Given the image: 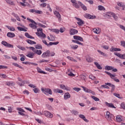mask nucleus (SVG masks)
I'll use <instances>...</instances> for the list:
<instances>
[{
	"instance_id": "6",
	"label": "nucleus",
	"mask_w": 125,
	"mask_h": 125,
	"mask_svg": "<svg viewBox=\"0 0 125 125\" xmlns=\"http://www.w3.org/2000/svg\"><path fill=\"white\" fill-rule=\"evenodd\" d=\"M43 115H44L47 118H53V115L49 111H45L43 112Z\"/></svg>"
},
{
	"instance_id": "41",
	"label": "nucleus",
	"mask_w": 125,
	"mask_h": 125,
	"mask_svg": "<svg viewBox=\"0 0 125 125\" xmlns=\"http://www.w3.org/2000/svg\"><path fill=\"white\" fill-rule=\"evenodd\" d=\"M67 59H69V60H70L71 61H73L74 62H76L77 61L75 59H74V58L70 57V56H67Z\"/></svg>"
},
{
	"instance_id": "56",
	"label": "nucleus",
	"mask_w": 125,
	"mask_h": 125,
	"mask_svg": "<svg viewBox=\"0 0 125 125\" xmlns=\"http://www.w3.org/2000/svg\"><path fill=\"white\" fill-rule=\"evenodd\" d=\"M0 77L1 78H2L3 79H6L7 78V76L5 75V74H0Z\"/></svg>"
},
{
	"instance_id": "14",
	"label": "nucleus",
	"mask_w": 125,
	"mask_h": 125,
	"mask_svg": "<svg viewBox=\"0 0 125 125\" xmlns=\"http://www.w3.org/2000/svg\"><path fill=\"white\" fill-rule=\"evenodd\" d=\"M78 4L80 5L82 9L84 10L85 11L87 10V8L84 4H83L81 1H78Z\"/></svg>"
},
{
	"instance_id": "5",
	"label": "nucleus",
	"mask_w": 125,
	"mask_h": 125,
	"mask_svg": "<svg viewBox=\"0 0 125 125\" xmlns=\"http://www.w3.org/2000/svg\"><path fill=\"white\" fill-rule=\"evenodd\" d=\"M49 56H50V51L49 50H47L42 55V58H47V57H49Z\"/></svg>"
},
{
	"instance_id": "7",
	"label": "nucleus",
	"mask_w": 125,
	"mask_h": 125,
	"mask_svg": "<svg viewBox=\"0 0 125 125\" xmlns=\"http://www.w3.org/2000/svg\"><path fill=\"white\" fill-rule=\"evenodd\" d=\"M107 15L109 17H111V15H112V16H113V18L115 19V20H116V21L118 20V16H116V15L113 12H108L107 13Z\"/></svg>"
},
{
	"instance_id": "22",
	"label": "nucleus",
	"mask_w": 125,
	"mask_h": 125,
	"mask_svg": "<svg viewBox=\"0 0 125 125\" xmlns=\"http://www.w3.org/2000/svg\"><path fill=\"white\" fill-rule=\"evenodd\" d=\"M79 118H81V119H83L84 121V122H86V123H88V120L85 118V116L83 114H80L79 115Z\"/></svg>"
},
{
	"instance_id": "55",
	"label": "nucleus",
	"mask_w": 125,
	"mask_h": 125,
	"mask_svg": "<svg viewBox=\"0 0 125 125\" xmlns=\"http://www.w3.org/2000/svg\"><path fill=\"white\" fill-rule=\"evenodd\" d=\"M98 52H99V53L101 54V55H103V56H106V55H105L104 53L103 52L100 51V50H98Z\"/></svg>"
},
{
	"instance_id": "12",
	"label": "nucleus",
	"mask_w": 125,
	"mask_h": 125,
	"mask_svg": "<svg viewBox=\"0 0 125 125\" xmlns=\"http://www.w3.org/2000/svg\"><path fill=\"white\" fill-rule=\"evenodd\" d=\"M75 18H76V20H77V21H78V22H77V24H78V25L79 26H82V25H83V24H84L83 21L81 19H80L79 18H77V17H75Z\"/></svg>"
},
{
	"instance_id": "52",
	"label": "nucleus",
	"mask_w": 125,
	"mask_h": 125,
	"mask_svg": "<svg viewBox=\"0 0 125 125\" xmlns=\"http://www.w3.org/2000/svg\"><path fill=\"white\" fill-rule=\"evenodd\" d=\"M102 48H104V49H106V50L109 49V46L108 45H102Z\"/></svg>"
},
{
	"instance_id": "26",
	"label": "nucleus",
	"mask_w": 125,
	"mask_h": 125,
	"mask_svg": "<svg viewBox=\"0 0 125 125\" xmlns=\"http://www.w3.org/2000/svg\"><path fill=\"white\" fill-rule=\"evenodd\" d=\"M25 36L28 39H34L35 38H34L33 36H31L30 34L28 33V32H26L25 33Z\"/></svg>"
},
{
	"instance_id": "37",
	"label": "nucleus",
	"mask_w": 125,
	"mask_h": 125,
	"mask_svg": "<svg viewBox=\"0 0 125 125\" xmlns=\"http://www.w3.org/2000/svg\"><path fill=\"white\" fill-rule=\"evenodd\" d=\"M27 20H28L31 23H33V24H35V25H38V24L37 23V22H36V21H35L34 20H33L29 18H27Z\"/></svg>"
},
{
	"instance_id": "28",
	"label": "nucleus",
	"mask_w": 125,
	"mask_h": 125,
	"mask_svg": "<svg viewBox=\"0 0 125 125\" xmlns=\"http://www.w3.org/2000/svg\"><path fill=\"white\" fill-rule=\"evenodd\" d=\"M104 72L105 73V74H107V75H108V76H110L111 79H114V78H115V75L111 74V73L108 71H105Z\"/></svg>"
},
{
	"instance_id": "9",
	"label": "nucleus",
	"mask_w": 125,
	"mask_h": 125,
	"mask_svg": "<svg viewBox=\"0 0 125 125\" xmlns=\"http://www.w3.org/2000/svg\"><path fill=\"white\" fill-rule=\"evenodd\" d=\"M70 32V35L73 36L74 35H76L78 34V31L77 29H75L74 28H71L70 30L69 31Z\"/></svg>"
},
{
	"instance_id": "29",
	"label": "nucleus",
	"mask_w": 125,
	"mask_h": 125,
	"mask_svg": "<svg viewBox=\"0 0 125 125\" xmlns=\"http://www.w3.org/2000/svg\"><path fill=\"white\" fill-rule=\"evenodd\" d=\"M59 43V42H50L49 43V46H51V45H57Z\"/></svg>"
},
{
	"instance_id": "19",
	"label": "nucleus",
	"mask_w": 125,
	"mask_h": 125,
	"mask_svg": "<svg viewBox=\"0 0 125 125\" xmlns=\"http://www.w3.org/2000/svg\"><path fill=\"white\" fill-rule=\"evenodd\" d=\"M121 48H114L113 46L110 49V51H111V52H114V51H121Z\"/></svg>"
},
{
	"instance_id": "49",
	"label": "nucleus",
	"mask_w": 125,
	"mask_h": 125,
	"mask_svg": "<svg viewBox=\"0 0 125 125\" xmlns=\"http://www.w3.org/2000/svg\"><path fill=\"white\" fill-rule=\"evenodd\" d=\"M7 28H8V29H9V30H10V31H15V28H14V27H13L7 26Z\"/></svg>"
},
{
	"instance_id": "16",
	"label": "nucleus",
	"mask_w": 125,
	"mask_h": 125,
	"mask_svg": "<svg viewBox=\"0 0 125 125\" xmlns=\"http://www.w3.org/2000/svg\"><path fill=\"white\" fill-rule=\"evenodd\" d=\"M73 38L76 41H80V42H83V39L81 36H74Z\"/></svg>"
},
{
	"instance_id": "40",
	"label": "nucleus",
	"mask_w": 125,
	"mask_h": 125,
	"mask_svg": "<svg viewBox=\"0 0 125 125\" xmlns=\"http://www.w3.org/2000/svg\"><path fill=\"white\" fill-rule=\"evenodd\" d=\"M91 98H92V99H93L95 101H99L100 100L99 99V98L94 96H91Z\"/></svg>"
},
{
	"instance_id": "63",
	"label": "nucleus",
	"mask_w": 125,
	"mask_h": 125,
	"mask_svg": "<svg viewBox=\"0 0 125 125\" xmlns=\"http://www.w3.org/2000/svg\"><path fill=\"white\" fill-rule=\"evenodd\" d=\"M80 78L81 79H82V80H85V79L86 78V77H85V76L83 75H81L80 76Z\"/></svg>"
},
{
	"instance_id": "34",
	"label": "nucleus",
	"mask_w": 125,
	"mask_h": 125,
	"mask_svg": "<svg viewBox=\"0 0 125 125\" xmlns=\"http://www.w3.org/2000/svg\"><path fill=\"white\" fill-rule=\"evenodd\" d=\"M5 84L8 85L9 86L14 85V83L13 82H6Z\"/></svg>"
},
{
	"instance_id": "2",
	"label": "nucleus",
	"mask_w": 125,
	"mask_h": 125,
	"mask_svg": "<svg viewBox=\"0 0 125 125\" xmlns=\"http://www.w3.org/2000/svg\"><path fill=\"white\" fill-rule=\"evenodd\" d=\"M28 48L32 50L33 52H34V53H36V54H38V55H41V54H42V50H37L34 47H29Z\"/></svg>"
},
{
	"instance_id": "18",
	"label": "nucleus",
	"mask_w": 125,
	"mask_h": 125,
	"mask_svg": "<svg viewBox=\"0 0 125 125\" xmlns=\"http://www.w3.org/2000/svg\"><path fill=\"white\" fill-rule=\"evenodd\" d=\"M105 84H106V85H108V86H110L111 87H112L111 91H114V90H115V85H114L111 83H105Z\"/></svg>"
},
{
	"instance_id": "45",
	"label": "nucleus",
	"mask_w": 125,
	"mask_h": 125,
	"mask_svg": "<svg viewBox=\"0 0 125 125\" xmlns=\"http://www.w3.org/2000/svg\"><path fill=\"white\" fill-rule=\"evenodd\" d=\"M71 113L72 114H74L75 116H77V115H79V112L77 110H72Z\"/></svg>"
},
{
	"instance_id": "20",
	"label": "nucleus",
	"mask_w": 125,
	"mask_h": 125,
	"mask_svg": "<svg viewBox=\"0 0 125 125\" xmlns=\"http://www.w3.org/2000/svg\"><path fill=\"white\" fill-rule=\"evenodd\" d=\"M60 87L62 88V89H65V90H70V88L67 87V86H65L64 84H60Z\"/></svg>"
},
{
	"instance_id": "48",
	"label": "nucleus",
	"mask_w": 125,
	"mask_h": 125,
	"mask_svg": "<svg viewBox=\"0 0 125 125\" xmlns=\"http://www.w3.org/2000/svg\"><path fill=\"white\" fill-rule=\"evenodd\" d=\"M52 32H54L56 34H59V30L57 29H52Z\"/></svg>"
},
{
	"instance_id": "25",
	"label": "nucleus",
	"mask_w": 125,
	"mask_h": 125,
	"mask_svg": "<svg viewBox=\"0 0 125 125\" xmlns=\"http://www.w3.org/2000/svg\"><path fill=\"white\" fill-rule=\"evenodd\" d=\"M122 116L121 115H118L116 116V120L117 121V122H122V121H123V119H122Z\"/></svg>"
},
{
	"instance_id": "62",
	"label": "nucleus",
	"mask_w": 125,
	"mask_h": 125,
	"mask_svg": "<svg viewBox=\"0 0 125 125\" xmlns=\"http://www.w3.org/2000/svg\"><path fill=\"white\" fill-rule=\"evenodd\" d=\"M85 1H87L88 2H89V3H90V4H93V0H85Z\"/></svg>"
},
{
	"instance_id": "10",
	"label": "nucleus",
	"mask_w": 125,
	"mask_h": 125,
	"mask_svg": "<svg viewBox=\"0 0 125 125\" xmlns=\"http://www.w3.org/2000/svg\"><path fill=\"white\" fill-rule=\"evenodd\" d=\"M54 14L56 16L57 18H58L59 21H61L62 20V19L61 18V15H60V13H59V12H57L56 11L54 12Z\"/></svg>"
},
{
	"instance_id": "44",
	"label": "nucleus",
	"mask_w": 125,
	"mask_h": 125,
	"mask_svg": "<svg viewBox=\"0 0 125 125\" xmlns=\"http://www.w3.org/2000/svg\"><path fill=\"white\" fill-rule=\"evenodd\" d=\"M89 79H91L92 81H96V78L92 75L89 76Z\"/></svg>"
},
{
	"instance_id": "4",
	"label": "nucleus",
	"mask_w": 125,
	"mask_h": 125,
	"mask_svg": "<svg viewBox=\"0 0 125 125\" xmlns=\"http://www.w3.org/2000/svg\"><path fill=\"white\" fill-rule=\"evenodd\" d=\"M82 88H83L85 92H87V93H91L92 94H93V95H95V93L93 91L91 90V89H89L84 86H82Z\"/></svg>"
},
{
	"instance_id": "31",
	"label": "nucleus",
	"mask_w": 125,
	"mask_h": 125,
	"mask_svg": "<svg viewBox=\"0 0 125 125\" xmlns=\"http://www.w3.org/2000/svg\"><path fill=\"white\" fill-rule=\"evenodd\" d=\"M72 42H74V43H77L78 44H80V45H83V44L81 42H80L78 40H72Z\"/></svg>"
},
{
	"instance_id": "43",
	"label": "nucleus",
	"mask_w": 125,
	"mask_h": 125,
	"mask_svg": "<svg viewBox=\"0 0 125 125\" xmlns=\"http://www.w3.org/2000/svg\"><path fill=\"white\" fill-rule=\"evenodd\" d=\"M98 10H105V8L102 5L98 6Z\"/></svg>"
},
{
	"instance_id": "39",
	"label": "nucleus",
	"mask_w": 125,
	"mask_h": 125,
	"mask_svg": "<svg viewBox=\"0 0 125 125\" xmlns=\"http://www.w3.org/2000/svg\"><path fill=\"white\" fill-rule=\"evenodd\" d=\"M106 117H107L108 119L111 118V117H112V115L110 114V112L106 111V114L105 115Z\"/></svg>"
},
{
	"instance_id": "60",
	"label": "nucleus",
	"mask_w": 125,
	"mask_h": 125,
	"mask_svg": "<svg viewBox=\"0 0 125 125\" xmlns=\"http://www.w3.org/2000/svg\"><path fill=\"white\" fill-rule=\"evenodd\" d=\"M46 5V3H43L40 4V6H41L42 7H45Z\"/></svg>"
},
{
	"instance_id": "46",
	"label": "nucleus",
	"mask_w": 125,
	"mask_h": 125,
	"mask_svg": "<svg viewBox=\"0 0 125 125\" xmlns=\"http://www.w3.org/2000/svg\"><path fill=\"white\" fill-rule=\"evenodd\" d=\"M113 95H114V96H116V97H117L118 98H119V99H121L122 98L121 97V96H120L119 94H117L116 93H114L113 94Z\"/></svg>"
},
{
	"instance_id": "61",
	"label": "nucleus",
	"mask_w": 125,
	"mask_h": 125,
	"mask_svg": "<svg viewBox=\"0 0 125 125\" xmlns=\"http://www.w3.org/2000/svg\"><path fill=\"white\" fill-rule=\"evenodd\" d=\"M57 92H58V93H63V90L59 89H57Z\"/></svg>"
},
{
	"instance_id": "33",
	"label": "nucleus",
	"mask_w": 125,
	"mask_h": 125,
	"mask_svg": "<svg viewBox=\"0 0 125 125\" xmlns=\"http://www.w3.org/2000/svg\"><path fill=\"white\" fill-rule=\"evenodd\" d=\"M6 2L7 3H8V4H11V5H15L14 3H13V1L10 0H5Z\"/></svg>"
},
{
	"instance_id": "1",
	"label": "nucleus",
	"mask_w": 125,
	"mask_h": 125,
	"mask_svg": "<svg viewBox=\"0 0 125 125\" xmlns=\"http://www.w3.org/2000/svg\"><path fill=\"white\" fill-rule=\"evenodd\" d=\"M41 90L44 94H46V93H48L50 95H52V91L51 89L49 88H44L43 87L41 88Z\"/></svg>"
},
{
	"instance_id": "11",
	"label": "nucleus",
	"mask_w": 125,
	"mask_h": 125,
	"mask_svg": "<svg viewBox=\"0 0 125 125\" xmlns=\"http://www.w3.org/2000/svg\"><path fill=\"white\" fill-rule=\"evenodd\" d=\"M71 2L73 3V6L75 7V8H79L80 7V5L78 4V3L77 2V0H71Z\"/></svg>"
},
{
	"instance_id": "38",
	"label": "nucleus",
	"mask_w": 125,
	"mask_h": 125,
	"mask_svg": "<svg viewBox=\"0 0 125 125\" xmlns=\"http://www.w3.org/2000/svg\"><path fill=\"white\" fill-rule=\"evenodd\" d=\"M29 26L31 27V28H32V29H37V26L33 23L29 24Z\"/></svg>"
},
{
	"instance_id": "15",
	"label": "nucleus",
	"mask_w": 125,
	"mask_h": 125,
	"mask_svg": "<svg viewBox=\"0 0 125 125\" xmlns=\"http://www.w3.org/2000/svg\"><path fill=\"white\" fill-rule=\"evenodd\" d=\"M114 55H116V56H118V57H119V58H121V59H125V54L122 55L120 53L115 52Z\"/></svg>"
},
{
	"instance_id": "42",
	"label": "nucleus",
	"mask_w": 125,
	"mask_h": 125,
	"mask_svg": "<svg viewBox=\"0 0 125 125\" xmlns=\"http://www.w3.org/2000/svg\"><path fill=\"white\" fill-rule=\"evenodd\" d=\"M13 65H14V66H15V67H18V68H20V69H22V66H20L19 64H18L17 63H13Z\"/></svg>"
},
{
	"instance_id": "30",
	"label": "nucleus",
	"mask_w": 125,
	"mask_h": 125,
	"mask_svg": "<svg viewBox=\"0 0 125 125\" xmlns=\"http://www.w3.org/2000/svg\"><path fill=\"white\" fill-rule=\"evenodd\" d=\"M27 42L29 44H36L37 43L35 41L32 40H28Z\"/></svg>"
},
{
	"instance_id": "27",
	"label": "nucleus",
	"mask_w": 125,
	"mask_h": 125,
	"mask_svg": "<svg viewBox=\"0 0 125 125\" xmlns=\"http://www.w3.org/2000/svg\"><path fill=\"white\" fill-rule=\"evenodd\" d=\"M37 71H38V73H39L40 74H46V73H45V72H44V71L42 70L41 69V68H40V67H38L37 68Z\"/></svg>"
},
{
	"instance_id": "8",
	"label": "nucleus",
	"mask_w": 125,
	"mask_h": 125,
	"mask_svg": "<svg viewBox=\"0 0 125 125\" xmlns=\"http://www.w3.org/2000/svg\"><path fill=\"white\" fill-rule=\"evenodd\" d=\"M84 18H87V19H95V18H96V16L91 15L89 14H85L84 15Z\"/></svg>"
},
{
	"instance_id": "35",
	"label": "nucleus",
	"mask_w": 125,
	"mask_h": 125,
	"mask_svg": "<svg viewBox=\"0 0 125 125\" xmlns=\"http://www.w3.org/2000/svg\"><path fill=\"white\" fill-rule=\"evenodd\" d=\"M35 48L37 49H42V46L40 44H37L35 45Z\"/></svg>"
},
{
	"instance_id": "58",
	"label": "nucleus",
	"mask_w": 125,
	"mask_h": 125,
	"mask_svg": "<svg viewBox=\"0 0 125 125\" xmlns=\"http://www.w3.org/2000/svg\"><path fill=\"white\" fill-rule=\"evenodd\" d=\"M35 13L37 14H42V11L39 10H35Z\"/></svg>"
},
{
	"instance_id": "50",
	"label": "nucleus",
	"mask_w": 125,
	"mask_h": 125,
	"mask_svg": "<svg viewBox=\"0 0 125 125\" xmlns=\"http://www.w3.org/2000/svg\"><path fill=\"white\" fill-rule=\"evenodd\" d=\"M17 110H18V111H19V112H22L23 113H25V110H24V109H22V108L18 107L17 108Z\"/></svg>"
},
{
	"instance_id": "32",
	"label": "nucleus",
	"mask_w": 125,
	"mask_h": 125,
	"mask_svg": "<svg viewBox=\"0 0 125 125\" xmlns=\"http://www.w3.org/2000/svg\"><path fill=\"white\" fill-rule=\"evenodd\" d=\"M105 69L106 70V71H110V70H113V67L112 66L106 65L105 66Z\"/></svg>"
},
{
	"instance_id": "53",
	"label": "nucleus",
	"mask_w": 125,
	"mask_h": 125,
	"mask_svg": "<svg viewBox=\"0 0 125 125\" xmlns=\"http://www.w3.org/2000/svg\"><path fill=\"white\" fill-rule=\"evenodd\" d=\"M73 90H75V91H77V92H79L80 90H81L80 88H78V87H74L73 88Z\"/></svg>"
},
{
	"instance_id": "13",
	"label": "nucleus",
	"mask_w": 125,
	"mask_h": 125,
	"mask_svg": "<svg viewBox=\"0 0 125 125\" xmlns=\"http://www.w3.org/2000/svg\"><path fill=\"white\" fill-rule=\"evenodd\" d=\"M29 58H33L35 57V53L32 52H28V54L26 55Z\"/></svg>"
},
{
	"instance_id": "54",
	"label": "nucleus",
	"mask_w": 125,
	"mask_h": 125,
	"mask_svg": "<svg viewBox=\"0 0 125 125\" xmlns=\"http://www.w3.org/2000/svg\"><path fill=\"white\" fill-rule=\"evenodd\" d=\"M101 87H103L104 88H107V89H109L110 88V87L107 86L106 84H105V85H102Z\"/></svg>"
},
{
	"instance_id": "21",
	"label": "nucleus",
	"mask_w": 125,
	"mask_h": 125,
	"mask_svg": "<svg viewBox=\"0 0 125 125\" xmlns=\"http://www.w3.org/2000/svg\"><path fill=\"white\" fill-rule=\"evenodd\" d=\"M7 36L8 38H14V37H15V34L12 32H8Z\"/></svg>"
},
{
	"instance_id": "17",
	"label": "nucleus",
	"mask_w": 125,
	"mask_h": 125,
	"mask_svg": "<svg viewBox=\"0 0 125 125\" xmlns=\"http://www.w3.org/2000/svg\"><path fill=\"white\" fill-rule=\"evenodd\" d=\"M105 104L107 107H109V108H114V109H116V107H115L114 104L112 103H109L107 102H105Z\"/></svg>"
},
{
	"instance_id": "24",
	"label": "nucleus",
	"mask_w": 125,
	"mask_h": 125,
	"mask_svg": "<svg viewBox=\"0 0 125 125\" xmlns=\"http://www.w3.org/2000/svg\"><path fill=\"white\" fill-rule=\"evenodd\" d=\"M70 97H71V95L70 94V93H69L68 92L65 93L64 95V98L65 100H67V99L70 98Z\"/></svg>"
},
{
	"instance_id": "59",
	"label": "nucleus",
	"mask_w": 125,
	"mask_h": 125,
	"mask_svg": "<svg viewBox=\"0 0 125 125\" xmlns=\"http://www.w3.org/2000/svg\"><path fill=\"white\" fill-rule=\"evenodd\" d=\"M121 107L122 108V109H124V110H125V103H122L121 104Z\"/></svg>"
},
{
	"instance_id": "23",
	"label": "nucleus",
	"mask_w": 125,
	"mask_h": 125,
	"mask_svg": "<svg viewBox=\"0 0 125 125\" xmlns=\"http://www.w3.org/2000/svg\"><path fill=\"white\" fill-rule=\"evenodd\" d=\"M86 61L88 63H91V62H93V59L92 58L90 57L89 56H87L86 57Z\"/></svg>"
},
{
	"instance_id": "64",
	"label": "nucleus",
	"mask_w": 125,
	"mask_h": 125,
	"mask_svg": "<svg viewBox=\"0 0 125 125\" xmlns=\"http://www.w3.org/2000/svg\"><path fill=\"white\" fill-rule=\"evenodd\" d=\"M7 66L4 65H0V69H7Z\"/></svg>"
},
{
	"instance_id": "51",
	"label": "nucleus",
	"mask_w": 125,
	"mask_h": 125,
	"mask_svg": "<svg viewBox=\"0 0 125 125\" xmlns=\"http://www.w3.org/2000/svg\"><path fill=\"white\" fill-rule=\"evenodd\" d=\"M78 47H79V46L77 45H75L73 46H71V48H72V49H77L78 48Z\"/></svg>"
},
{
	"instance_id": "57",
	"label": "nucleus",
	"mask_w": 125,
	"mask_h": 125,
	"mask_svg": "<svg viewBox=\"0 0 125 125\" xmlns=\"http://www.w3.org/2000/svg\"><path fill=\"white\" fill-rule=\"evenodd\" d=\"M21 56H22V57L21 58V61H25V56H24L23 54H21Z\"/></svg>"
},
{
	"instance_id": "36",
	"label": "nucleus",
	"mask_w": 125,
	"mask_h": 125,
	"mask_svg": "<svg viewBox=\"0 0 125 125\" xmlns=\"http://www.w3.org/2000/svg\"><path fill=\"white\" fill-rule=\"evenodd\" d=\"M17 29L18 30H19V31H22L23 32H27V30H26L25 28H23V27H17Z\"/></svg>"
},
{
	"instance_id": "3",
	"label": "nucleus",
	"mask_w": 125,
	"mask_h": 125,
	"mask_svg": "<svg viewBox=\"0 0 125 125\" xmlns=\"http://www.w3.org/2000/svg\"><path fill=\"white\" fill-rule=\"evenodd\" d=\"M1 44L4 45V46H5L6 47H8L9 48H13L14 46L13 45L8 43L6 41H3L1 42Z\"/></svg>"
},
{
	"instance_id": "47",
	"label": "nucleus",
	"mask_w": 125,
	"mask_h": 125,
	"mask_svg": "<svg viewBox=\"0 0 125 125\" xmlns=\"http://www.w3.org/2000/svg\"><path fill=\"white\" fill-rule=\"evenodd\" d=\"M33 91L34 93H39V91H40V90L39 89V88H34L33 89Z\"/></svg>"
}]
</instances>
